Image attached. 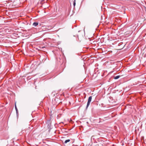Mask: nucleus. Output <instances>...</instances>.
<instances>
[{
	"label": "nucleus",
	"mask_w": 146,
	"mask_h": 146,
	"mask_svg": "<svg viewBox=\"0 0 146 146\" xmlns=\"http://www.w3.org/2000/svg\"><path fill=\"white\" fill-rule=\"evenodd\" d=\"M38 25V23L36 22L34 23L33 24V25L34 26L36 27Z\"/></svg>",
	"instance_id": "nucleus-3"
},
{
	"label": "nucleus",
	"mask_w": 146,
	"mask_h": 146,
	"mask_svg": "<svg viewBox=\"0 0 146 146\" xmlns=\"http://www.w3.org/2000/svg\"><path fill=\"white\" fill-rule=\"evenodd\" d=\"M73 3L74 6V7L76 5V0H74Z\"/></svg>",
	"instance_id": "nucleus-7"
},
{
	"label": "nucleus",
	"mask_w": 146,
	"mask_h": 146,
	"mask_svg": "<svg viewBox=\"0 0 146 146\" xmlns=\"http://www.w3.org/2000/svg\"><path fill=\"white\" fill-rule=\"evenodd\" d=\"M40 1V2H42V1H43L44 0H39Z\"/></svg>",
	"instance_id": "nucleus-8"
},
{
	"label": "nucleus",
	"mask_w": 146,
	"mask_h": 146,
	"mask_svg": "<svg viewBox=\"0 0 146 146\" xmlns=\"http://www.w3.org/2000/svg\"><path fill=\"white\" fill-rule=\"evenodd\" d=\"M70 141V139H67L65 140L64 142L65 143H66L67 142H69Z\"/></svg>",
	"instance_id": "nucleus-5"
},
{
	"label": "nucleus",
	"mask_w": 146,
	"mask_h": 146,
	"mask_svg": "<svg viewBox=\"0 0 146 146\" xmlns=\"http://www.w3.org/2000/svg\"><path fill=\"white\" fill-rule=\"evenodd\" d=\"M48 122H50V121H48Z\"/></svg>",
	"instance_id": "nucleus-9"
},
{
	"label": "nucleus",
	"mask_w": 146,
	"mask_h": 146,
	"mask_svg": "<svg viewBox=\"0 0 146 146\" xmlns=\"http://www.w3.org/2000/svg\"><path fill=\"white\" fill-rule=\"evenodd\" d=\"M59 59H60L59 62L61 63H62L63 62V59H61L60 58H59Z\"/></svg>",
	"instance_id": "nucleus-4"
},
{
	"label": "nucleus",
	"mask_w": 146,
	"mask_h": 146,
	"mask_svg": "<svg viewBox=\"0 0 146 146\" xmlns=\"http://www.w3.org/2000/svg\"><path fill=\"white\" fill-rule=\"evenodd\" d=\"M119 77H120L119 76H117L115 77L114 78L115 79H117L119 78Z\"/></svg>",
	"instance_id": "nucleus-6"
},
{
	"label": "nucleus",
	"mask_w": 146,
	"mask_h": 146,
	"mask_svg": "<svg viewBox=\"0 0 146 146\" xmlns=\"http://www.w3.org/2000/svg\"><path fill=\"white\" fill-rule=\"evenodd\" d=\"M92 99V96H90L88 98V102L86 106V108L87 109L89 106Z\"/></svg>",
	"instance_id": "nucleus-1"
},
{
	"label": "nucleus",
	"mask_w": 146,
	"mask_h": 146,
	"mask_svg": "<svg viewBox=\"0 0 146 146\" xmlns=\"http://www.w3.org/2000/svg\"><path fill=\"white\" fill-rule=\"evenodd\" d=\"M15 110L16 111L17 114V115L18 113V109H17V107L16 104H15Z\"/></svg>",
	"instance_id": "nucleus-2"
}]
</instances>
